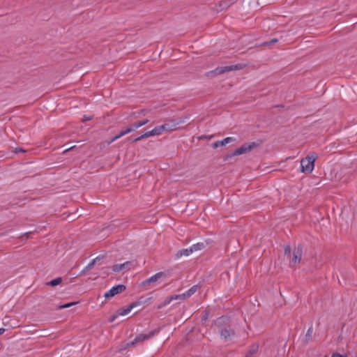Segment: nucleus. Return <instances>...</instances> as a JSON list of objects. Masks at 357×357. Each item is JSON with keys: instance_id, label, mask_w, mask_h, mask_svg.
<instances>
[{"instance_id": "nucleus-26", "label": "nucleus", "mask_w": 357, "mask_h": 357, "mask_svg": "<svg viewBox=\"0 0 357 357\" xmlns=\"http://www.w3.org/2000/svg\"><path fill=\"white\" fill-rule=\"evenodd\" d=\"M92 119V116H84L83 121H90Z\"/></svg>"}, {"instance_id": "nucleus-1", "label": "nucleus", "mask_w": 357, "mask_h": 357, "mask_svg": "<svg viewBox=\"0 0 357 357\" xmlns=\"http://www.w3.org/2000/svg\"><path fill=\"white\" fill-rule=\"evenodd\" d=\"M184 122H185L184 121H182L174 123L173 125H171L169 123H165L164 125L157 126L155 128H153V130L148 131V132H145L144 134L140 135L139 137L135 138V139H133V141L137 142V141H139L144 138L150 137H152L154 135H161L163 131L173 130L176 129V126L179 123H184Z\"/></svg>"}, {"instance_id": "nucleus-23", "label": "nucleus", "mask_w": 357, "mask_h": 357, "mask_svg": "<svg viewBox=\"0 0 357 357\" xmlns=\"http://www.w3.org/2000/svg\"><path fill=\"white\" fill-rule=\"evenodd\" d=\"M331 357H347V356H345V355H342V354H339V353H335V354H333L332 355V356H331Z\"/></svg>"}, {"instance_id": "nucleus-5", "label": "nucleus", "mask_w": 357, "mask_h": 357, "mask_svg": "<svg viewBox=\"0 0 357 357\" xmlns=\"http://www.w3.org/2000/svg\"><path fill=\"white\" fill-rule=\"evenodd\" d=\"M126 289V286L123 284H118L112 287L109 291L105 294V298H112L118 294L122 292Z\"/></svg>"}, {"instance_id": "nucleus-9", "label": "nucleus", "mask_w": 357, "mask_h": 357, "mask_svg": "<svg viewBox=\"0 0 357 357\" xmlns=\"http://www.w3.org/2000/svg\"><path fill=\"white\" fill-rule=\"evenodd\" d=\"M130 264V263L129 261H126V262H124L123 264H115L113 266L112 270L115 273H119L121 271H122L123 269L127 268Z\"/></svg>"}, {"instance_id": "nucleus-27", "label": "nucleus", "mask_w": 357, "mask_h": 357, "mask_svg": "<svg viewBox=\"0 0 357 357\" xmlns=\"http://www.w3.org/2000/svg\"><path fill=\"white\" fill-rule=\"evenodd\" d=\"M5 332V329L3 328H0V335H2Z\"/></svg>"}, {"instance_id": "nucleus-8", "label": "nucleus", "mask_w": 357, "mask_h": 357, "mask_svg": "<svg viewBox=\"0 0 357 357\" xmlns=\"http://www.w3.org/2000/svg\"><path fill=\"white\" fill-rule=\"evenodd\" d=\"M293 259L291 261V265L294 266L300 262L302 257V248L298 246L294 250Z\"/></svg>"}, {"instance_id": "nucleus-16", "label": "nucleus", "mask_w": 357, "mask_h": 357, "mask_svg": "<svg viewBox=\"0 0 357 357\" xmlns=\"http://www.w3.org/2000/svg\"><path fill=\"white\" fill-rule=\"evenodd\" d=\"M236 139L234 137H227L225 139H223L222 140L220 141V144L222 146H225L227 145V144L230 143V142H235Z\"/></svg>"}, {"instance_id": "nucleus-15", "label": "nucleus", "mask_w": 357, "mask_h": 357, "mask_svg": "<svg viewBox=\"0 0 357 357\" xmlns=\"http://www.w3.org/2000/svg\"><path fill=\"white\" fill-rule=\"evenodd\" d=\"M204 248V244L203 243H197L196 244H193L190 248L192 249V252L199 251L202 250Z\"/></svg>"}, {"instance_id": "nucleus-25", "label": "nucleus", "mask_w": 357, "mask_h": 357, "mask_svg": "<svg viewBox=\"0 0 357 357\" xmlns=\"http://www.w3.org/2000/svg\"><path fill=\"white\" fill-rule=\"evenodd\" d=\"M119 313L116 314V315H114L112 316L110 319H109V322H113L118 317H119Z\"/></svg>"}, {"instance_id": "nucleus-20", "label": "nucleus", "mask_w": 357, "mask_h": 357, "mask_svg": "<svg viewBox=\"0 0 357 357\" xmlns=\"http://www.w3.org/2000/svg\"><path fill=\"white\" fill-rule=\"evenodd\" d=\"M148 122H149V120L146 119L144 121H140L136 122V123L140 128V127L144 126L145 124H146Z\"/></svg>"}, {"instance_id": "nucleus-10", "label": "nucleus", "mask_w": 357, "mask_h": 357, "mask_svg": "<svg viewBox=\"0 0 357 357\" xmlns=\"http://www.w3.org/2000/svg\"><path fill=\"white\" fill-rule=\"evenodd\" d=\"M136 306L135 303H132L128 306L126 308L121 309L119 311V315L120 316H125L130 313L131 310Z\"/></svg>"}, {"instance_id": "nucleus-29", "label": "nucleus", "mask_w": 357, "mask_h": 357, "mask_svg": "<svg viewBox=\"0 0 357 357\" xmlns=\"http://www.w3.org/2000/svg\"><path fill=\"white\" fill-rule=\"evenodd\" d=\"M275 42H277V40L275 39V40H272L269 43H275Z\"/></svg>"}, {"instance_id": "nucleus-14", "label": "nucleus", "mask_w": 357, "mask_h": 357, "mask_svg": "<svg viewBox=\"0 0 357 357\" xmlns=\"http://www.w3.org/2000/svg\"><path fill=\"white\" fill-rule=\"evenodd\" d=\"M192 253V249L190 248V247L189 248H186V249H183L181 250H180L177 255L178 257H181V256H189L190 255H191Z\"/></svg>"}, {"instance_id": "nucleus-28", "label": "nucleus", "mask_w": 357, "mask_h": 357, "mask_svg": "<svg viewBox=\"0 0 357 357\" xmlns=\"http://www.w3.org/2000/svg\"><path fill=\"white\" fill-rule=\"evenodd\" d=\"M24 150H22V149H16L15 150V153H18V152H23Z\"/></svg>"}, {"instance_id": "nucleus-30", "label": "nucleus", "mask_w": 357, "mask_h": 357, "mask_svg": "<svg viewBox=\"0 0 357 357\" xmlns=\"http://www.w3.org/2000/svg\"><path fill=\"white\" fill-rule=\"evenodd\" d=\"M325 357H327V356H325Z\"/></svg>"}, {"instance_id": "nucleus-6", "label": "nucleus", "mask_w": 357, "mask_h": 357, "mask_svg": "<svg viewBox=\"0 0 357 357\" xmlns=\"http://www.w3.org/2000/svg\"><path fill=\"white\" fill-rule=\"evenodd\" d=\"M254 146H255V143L243 144L240 148L236 149L234 151L233 155H239L245 153L250 151L254 147Z\"/></svg>"}, {"instance_id": "nucleus-3", "label": "nucleus", "mask_w": 357, "mask_h": 357, "mask_svg": "<svg viewBox=\"0 0 357 357\" xmlns=\"http://www.w3.org/2000/svg\"><path fill=\"white\" fill-rule=\"evenodd\" d=\"M197 289H198V286L194 285L191 288H190L188 291H185L184 293L179 294V295H176L175 296H172L171 298H169L165 302L164 304L159 305L158 308H161L163 306L168 305L173 300H177V299H181V298L185 299V298H189L192 295H193L197 291Z\"/></svg>"}, {"instance_id": "nucleus-2", "label": "nucleus", "mask_w": 357, "mask_h": 357, "mask_svg": "<svg viewBox=\"0 0 357 357\" xmlns=\"http://www.w3.org/2000/svg\"><path fill=\"white\" fill-rule=\"evenodd\" d=\"M316 158L317 155L312 154L311 155H308L305 158L301 160V165L302 167V172L311 173L314 169Z\"/></svg>"}, {"instance_id": "nucleus-7", "label": "nucleus", "mask_w": 357, "mask_h": 357, "mask_svg": "<svg viewBox=\"0 0 357 357\" xmlns=\"http://www.w3.org/2000/svg\"><path fill=\"white\" fill-rule=\"evenodd\" d=\"M163 276H164V273L158 272V273H155V275H152L151 277L149 278L148 279L144 280L142 282V285L145 286V285L149 284L151 283L156 282L159 280H160Z\"/></svg>"}, {"instance_id": "nucleus-19", "label": "nucleus", "mask_w": 357, "mask_h": 357, "mask_svg": "<svg viewBox=\"0 0 357 357\" xmlns=\"http://www.w3.org/2000/svg\"><path fill=\"white\" fill-rule=\"evenodd\" d=\"M139 127L137 126L136 123H133L132 126L127 128V129H130L131 132L135 131V130L138 129Z\"/></svg>"}, {"instance_id": "nucleus-17", "label": "nucleus", "mask_w": 357, "mask_h": 357, "mask_svg": "<svg viewBox=\"0 0 357 357\" xmlns=\"http://www.w3.org/2000/svg\"><path fill=\"white\" fill-rule=\"evenodd\" d=\"M62 280L61 278H56L54 280H52L50 281L47 284L51 285L52 287H55L56 285H59L61 282Z\"/></svg>"}, {"instance_id": "nucleus-24", "label": "nucleus", "mask_w": 357, "mask_h": 357, "mask_svg": "<svg viewBox=\"0 0 357 357\" xmlns=\"http://www.w3.org/2000/svg\"><path fill=\"white\" fill-rule=\"evenodd\" d=\"M220 141H217L213 144V148H218L219 146H222L220 144Z\"/></svg>"}, {"instance_id": "nucleus-12", "label": "nucleus", "mask_w": 357, "mask_h": 357, "mask_svg": "<svg viewBox=\"0 0 357 357\" xmlns=\"http://www.w3.org/2000/svg\"><path fill=\"white\" fill-rule=\"evenodd\" d=\"M131 132V130L130 129H125V130H121L119 134H118L117 135H116L114 138H112V139L111 140V142H113L116 140H117L118 139L121 138V137L128 134Z\"/></svg>"}, {"instance_id": "nucleus-13", "label": "nucleus", "mask_w": 357, "mask_h": 357, "mask_svg": "<svg viewBox=\"0 0 357 357\" xmlns=\"http://www.w3.org/2000/svg\"><path fill=\"white\" fill-rule=\"evenodd\" d=\"M236 67L235 66H225V67H222L220 68H217L215 70V72L216 73H225V72H228V71H231V70H233L234 69H236Z\"/></svg>"}, {"instance_id": "nucleus-18", "label": "nucleus", "mask_w": 357, "mask_h": 357, "mask_svg": "<svg viewBox=\"0 0 357 357\" xmlns=\"http://www.w3.org/2000/svg\"><path fill=\"white\" fill-rule=\"evenodd\" d=\"M76 303H66L65 305H60L59 307V309H64V308H68V307H70L73 305H74Z\"/></svg>"}, {"instance_id": "nucleus-21", "label": "nucleus", "mask_w": 357, "mask_h": 357, "mask_svg": "<svg viewBox=\"0 0 357 357\" xmlns=\"http://www.w3.org/2000/svg\"><path fill=\"white\" fill-rule=\"evenodd\" d=\"M96 259H94L93 260H92V261H91V262H90L87 266H86V270H89V269L91 268L93 266V265L95 264V263H96Z\"/></svg>"}, {"instance_id": "nucleus-11", "label": "nucleus", "mask_w": 357, "mask_h": 357, "mask_svg": "<svg viewBox=\"0 0 357 357\" xmlns=\"http://www.w3.org/2000/svg\"><path fill=\"white\" fill-rule=\"evenodd\" d=\"M220 335L225 340H227L233 335V331L230 328H225L221 331Z\"/></svg>"}, {"instance_id": "nucleus-4", "label": "nucleus", "mask_w": 357, "mask_h": 357, "mask_svg": "<svg viewBox=\"0 0 357 357\" xmlns=\"http://www.w3.org/2000/svg\"><path fill=\"white\" fill-rule=\"evenodd\" d=\"M158 332L159 329H156L146 334H140L139 335L137 336L133 341L128 344V345H133L137 342H143L144 340H149L153 336H154L155 334H157Z\"/></svg>"}, {"instance_id": "nucleus-22", "label": "nucleus", "mask_w": 357, "mask_h": 357, "mask_svg": "<svg viewBox=\"0 0 357 357\" xmlns=\"http://www.w3.org/2000/svg\"><path fill=\"white\" fill-rule=\"evenodd\" d=\"M291 252V248L289 245L286 246L284 248V254L285 255H289Z\"/></svg>"}]
</instances>
